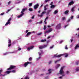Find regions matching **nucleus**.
Returning <instances> with one entry per match:
<instances>
[{
  "label": "nucleus",
  "instance_id": "nucleus-58",
  "mask_svg": "<svg viewBox=\"0 0 79 79\" xmlns=\"http://www.w3.org/2000/svg\"><path fill=\"white\" fill-rule=\"evenodd\" d=\"M29 32V30H27L26 31V33H27Z\"/></svg>",
  "mask_w": 79,
  "mask_h": 79
},
{
  "label": "nucleus",
  "instance_id": "nucleus-56",
  "mask_svg": "<svg viewBox=\"0 0 79 79\" xmlns=\"http://www.w3.org/2000/svg\"><path fill=\"white\" fill-rule=\"evenodd\" d=\"M41 58V57H38V58L37 59V60H39V59H40Z\"/></svg>",
  "mask_w": 79,
  "mask_h": 79
},
{
  "label": "nucleus",
  "instance_id": "nucleus-49",
  "mask_svg": "<svg viewBox=\"0 0 79 79\" xmlns=\"http://www.w3.org/2000/svg\"><path fill=\"white\" fill-rule=\"evenodd\" d=\"M70 21H71V19H69V20L67 21L68 23H69V22H70Z\"/></svg>",
  "mask_w": 79,
  "mask_h": 79
},
{
  "label": "nucleus",
  "instance_id": "nucleus-27",
  "mask_svg": "<svg viewBox=\"0 0 79 79\" xmlns=\"http://www.w3.org/2000/svg\"><path fill=\"white\" fill-rule=\"evenodd\" d=\"M47 8L46 7V6H44V11H46L47 10Z\"/></svg>",
  "mask_w": 79,
  "mask_h": 79
},
{
  "label": "nucleus",
  "instance_id": "nucleus-1",
  "mask_svg": "<svg viewBox=\"0 0 79 79\" xmlns=\"http://www.w3.org/2000/svg\"><path fill=\"white\" fill-rule=\"evenodd\" d=\"M65 68V66H63L61 68L60 70V74H62L64 73V71H63V69Z\"/></svg>",
  "mask_w": 79,
  "mask_h": 79
},
{
  "label": "nucleus",
  "instance_id": "nucleus-39",
  "mask_svg": "<svg viewBox=\"0 0 79 79\" xmlns=\"http://www.w3.org/2000/svg\"><path fill=\"white\" fill-rule=\"evenodd\" d=\"M3 71V70L2 69H1L0 70V75L2 74V72Z\"/></svg>",
  "mask_w": 79,
  "mask_h": 79
},
{
  "label": "nucleus",
  "instance_id": "nucleus-11",
  "mask_svg": "<svg viewBox=\"0 0 79 79\" xmlns=\"http://www.w3.org/2000/svg\"><path fill=\"white\" fill-rule=\"evenodd\" d=\"M47 47V45H45L43 46H40L39 47V48H40V49H42V48H45V47Z\"/></svg>",
  "mask_w": 79,
  "mask_h": 79
},
{
  "label": "nucleus",
  "instance_id": "nucleus-47",
  "mask_svg": "<svg viewBox=\"0 0 79 79\" xmlns=\"http://www.w3.org/2000/svg\"><path fill=\"white\" fill-rule=\"evenodd\" d=\"M62 42H63V40H61L59 43V44H61Z\"/></svg>",
  "mask_w": 79,
  "mask_h": 79
},
{
  "label": "nucleus",
  "instance_id": "nucleus-19",
  "mask_svg": "<svg viewBox=\"0 0 79 79\" xmlns=\"http://www.w3.org/2000/svg\"><path fill=\"white\" fill-rule=\"evenodd\" d=\"M23 15H22V14L20 15H19L17 16V18H21V17H22L23 16Z\"/></svg>",
  "mask_w": 79,
  "mask_h": 79
},
{
  "label": "nucleus",
  "instance_id": "nucleus-2",
  "mask_svg": "<svg viewBox=\"0 0 79 79\" xmlns=\"http://www.w3.org/2000/svg\"><path fill=\"white\" fill-rule=\"evenodd\" d=\"M61 28V24H58L56 27V29H60Z\"/></svg>",
  "mask_w": 79,
  "mask_h": 79
},
{
  "label": "nucleus",
  "instance_id": "nucleus-9",
  "mask_svg": "<svg viewBox=\"0 0 79 79\" xmlns=\"http://www.w3.org/2000/svg\"><path fill=\"white\" fill-rule=\"evenodd\" d=\"M46 11H44L42 12V13H41V15H39L38 16H40V17L41 18L43 16H44V14L46 13Z\"/></svg>",
  "mask_w": 79,
  "mask_h": 79
},
{
  "label": "nucleus",
  "instance_id": "nucleus-54",
  "mask_svg": "<svg viewBox=\"0 0 79 79\" xmlns=\"http://www.w3.org/2000/svg\"><path fill=\"white\" fill-rule=\"evenodd\" d=\"M78 64H79V62H76V65H78Z\"/></svg>",
  "mask_w": 79,
  "mask_h": 79
},
{
  "label": "nucleus",
  "instance_id": "nucleus-12",
  "mask_svg": "<svg viewBox=\"0 0 79 79\" xmlns=\"http://www.w3.org/2000/svg\"><path fill=\"white\" fill-rule=\"evenodd\" d=\"M74 2L73 1H71L70 2L68 5H73V4H74Z\"/></svg>",
  "mask_w": 79,
  "mask_h": 79
},
{
  "label": "nucleus",
  "instance_id": "nucleus-17",
  "mask_svg": "<svg viewBox=\"0 0 79 79\" xmlns=\"http://www.w3.org/2000/svg\"><path fill=\"white\" fill-rule=\"evenodd\" d=\"M10 73H11V71H7L6 72V73L8 74H9Z\"/></svg>",
  "mask_w": 79,
  "mask_h": 79
},
{
  "label": "nucleus",
  "instance_id": "nucleus-21",
  "mask_svg": "<svg viewBox=\"0 0 79 79\" xmlns=\"http://www.w3.org/2000/svg\"><path fill=\"white\" fill-rule=\"evenodd\" d=\"M77 48H79V45L78 44H77L76 46H75V49H76Z\"/></svg>",
  "mask_w": 79,
  "mask_h": 79
},
{
  "label": "nucleus",
  "instance_id": "nucleus-63",
  "mask_svg": "<svg viewBox=\"0 0 79 79\" xmlns=\"http://www.w3.org/2000/svg\"><path fill=\"white\" fill-rule=\"evenodd\" d=\"M32 20H29V22L30 23H31V22H32Z\"/></svg>",
  "mask_w": 79,
  "mask_h": 79
},
{
  "label": "nucleus",
  "instance_id": "nucleus-5",
  "mask_svg": "<svg viewBox=\"0 0 79 79\" xmlns=\"http://www.w3.org/2000/svg\"><path fill=\"white\" fill-rule=\"evenodd\" d=\"M52 30H53L52 29V28H50L48 30L45 31L44 32V34H47V33L48 34V33H49V32H52Z\"/></svg>",
  "mask_w": 79,
  "mask_h": 79
},
{
  "label": "nucleus",
  "instance_id": "nucleus-53",
  "mask_svg": "<svg viewBox=\"0 0 79 79\" xmlns=\"http://www.w3.org/2000/svg\"><path fill=\"white\" fill-rule=\"evenodd\" d=\"M67 26H68V25H67L64 26V28H66Z\"/></svg>",
  "mask_w": 79,
  "mask_h": 79
},
{
  "label": "nucleus",
  "instance_id": "nucleus-38",
  "mask_svg": "<svg viewBox=\"0 0 79 79\" xmlns=\"http://www.w3.org/2000/svg\"><path fill=\"white\" fill-rule=\"evenodd\" d=\"M46 28H47L46 27V26H45V25H44V30H45V29H46Z\"/></svg>",
  "mask_w": 79,
  "mask_h": 79
},
{
  "label": "nucleus",
  "instance_id": "nucleus-22",
  "mask_svg": "<svg viewBox=\"0 0 79 79\" xmlns=\"http://www.w3.org/2000/svg\"><path fill=\"white\" fill-rule=\"evenodd\" d=\"M46 39H45L44 40H41V42H46Z\"/></svg>",
  "mask_w": 79,
  "mask_h": 79
},
{
  "label": "nucleus",
  "instance_id": "nucleus-30",
  "mask_svg": "<svg viewBox=\"0 0 79 79\" xmlns=\"http://www.w3.org/2000/svg\"><path fill=\"white\" fill-rule=\"evenodd\" d=\"M29 10L30 11H33V10H32L31 8H29Z\"/></svg>",
  "mask_w": 79,
  "mask_h": 79
},
{
  "label": "nucleus",
  "instance_id": "nucleus-18",
  "mask_svg": "<svg viewBox=\"0 0 79 79\" xmlns=\"http://www.w3.org/2000/svg\"><path fill=\"white\" fill-rule=\"evenodd\" d=\"M55 7V6L54 5H51V6L50 7L51 8H52V9L53 8H54Z\"/></svg>",
  "mask_w": 79,
  "mask_h": 79
},
{
  "label": "nucleus",
  "instance_id": "nucleus-7",
  "mask_svg": "<svg viewBox=\"0 0 79 79\" xmlns=\"http://www.w3.org/2000/svg\"><path fill=\"white\" fill-rule=\"evenodd\" d=\"M8 47H11V40H8Z\"/></svg>",
  "mask_w": 79,
  "mask_h": 79
},
{
  "label": "nucleus",
  "instance_id": "nucleus-6",
  "mask_svg": "<svg viewBox=\"0 0 79 79\" xmlns=\"http://www.w3.org/2000/svg\"><path fill=\"white\" fill-rule=\"evenodd\" d=\"M32 62H26L24 64V67H26L29 64H31Z\"/></svg>",
  "mask_w": 79,
  "mask_h": 79
},
{
  "label": "nucleus",
  "instance_id": "nucleus-3",
  "mask_svg": "<svg viewBox=\"0 0 79 79\" xmlns=\"http://www.w3.org/2000/svg\"><path fill=\"white\" fill-rule=\"evenodd\" d=\"M15 67L16 66H15L11 65L10 66V68L7 69V70L8 71L9 70H11V69H15Z\"/></svg>",
  "mask_w": 79,
  "mask_h": 79
},
{
  "label": "nucleus",
  "instance_id": "nucleus-59",
  "mask_svg": "<svg viewBox=\"0 0 79 79\" xmlns=\"http://www.w3.org/2000/svg\"><path fill=\"white\" fill-rule=\"evenodd\" d=\"M21 50V48H19L18 49V50H19V51H20Z\"/></svg>",
  "mask_w": 79,
  "mask_h": 79
},
{
  "label": "nucleus",
  "instance_id": "nucleus-45",
  "mask_svg": "<svg viewBox=\"0 0 79 79\" xmlns=\"http://www.w3.org/2000/svg\"><path fill=\"white\" fill-rule=\"evenodd\" d=\"M42 20H41L40 22H39V24H42Z\"/></svg>",
  "mask_w": 79,
  "mask_h": 79
},
{
  "label": "nucleus",
  "instance_id": "nucleus-43",
  "mask_svg": "<svg viewBox=\"0 0 79 79\" xmlns=\"http://www.w3.org/2000/svg\"><path fill=\"white\" fill-rule=\"evenodd\" d=\"M65 49L66 50H68V47H67V45H66L65 46Z\"/></svg>",
  "mask_w": 79,
  "mask_h": 79
},
{
  "label": "nucleus",
  "instance_id": "nucleus-40",
  "mask_svg": "<svg viewBox=\"0 0 79 79\" xmlns=\"http://www.w3.org/2000/svg\"><path fill=\"white\" fill-rule=\"evenodd\" d=\"M76 71H79V68H77L76 69Z\"/></svg>",
  "mask_w": 79,
  "mask_h": 79
},
{
  "label": "nucleus",
  "instance_id": "nucleus-61",
  "mask_svg": "<svg viewBox=\"0 0 79 79\" xmlns=\"http://www.w3.org/2000/svg\"><path fill=\"white\" fill-rule=\"evenodd\" d=\"M39 56H40V55H41V53H40V52L39 53Z\"/></svg>",
  "mask_w": 79,
  "mask_h": 79
},
{
  "label": "nucleus",
  "instance_id": "nucleus-15",
  "mask_svg": "<svg viewBox=\"0 0 79 79\" xmlns=\"http://www.w3.org/2000/svg\"><path fill=\"white\" fill-rule=\"evenodd\" d=\"M69 13V10H67L64 12V13L65 15H68Z\"/></svg>",
  "mask_w": 79,
  "mask_h": 79
},
{
  "label": "nucleus",
  "instance_id": "nucleus-28",
  "mask_svg": "<svg viewBox=\"0 0 79 79\" xmlns=\"http://www.w3.org/2000/svg\"><path fill=\"white\" fill-rule=\"evenodd\" d=\"M74 7H73L72 9V10H71V11L72 12H73V11H74Z\"/></svg>",
  "mask_w": 79,
  "mask_h": 79
},
{
  "label": "nucleus",
  "instance_id": "nucleus-29",
  "mask_svg": "<svg viewBox=\"0 0 79 79\" xmlns=\"http://www.w3.org/2000/svg\"><path fill=\"white\" fill-rule=\"evenodd\" d=\"M48 19V17H47L45 19L44 22H45L46 21V20Z\"/></svg>",
  "mask_w": 79,
  "mask_h": 79
},
{
  "label": "nucleus",
  "instance_id": "nucleus-20",
  "mask_svg": "<svg viewBox=\"0 0 79 79\" xmlns=\"http://www.w3.org/2000/svg\"><path fill=\"white\" fill-rule=\"evenodd\" d=\"M10 23H11L10 22H6V23L5 24V26H7V25H8V24H10Z\"/></svg>",
  "mask_w": 79,
  "mask_h": 79
},
{
  "label": "nucleus",
  "instance_id": "nucleus-13",
  "mask_svg": "<svg viewBox=\"0 0 79 79\" xmlns=\"http://www.w3.org/2000/svg\"><path fill=\"white\" fill-rule=\"evenodd\" d=\"M31 34V32H28L27 33V35H26V37H28V36H29V35H30Z\"/></svg>",
  "mask_w": 79,
  "mask_h": 79
},
{
  "label": "nucleus",
  "instance_id": "nucleus-34",
  "mask_svg": "<svg viewBox=\"0 0 79 79\" xmlns=\"http://www.w3.org/2000/svg\"><path fill=\"white\" fill-rule=\"evenodd\" d=\"M11 1H9L8 2V5H9L11 4Z\"/></svg>",
  "mask_w": 79,
  "mask_h": 79
},
{
  "label": "nucleus",
  "instance_id": "nucleus-10",
  "mask_svg": "<svg viewBox=\"0 0 79 79\" xmlns=\"http://www.w3.org/2000/svg\"><path fill=\"white\" fill-rule=\"evenodd\" d=\"M39 4L38 3L35 5L34 6V8L35 10L37 9V8H38V7H39Z\"/></svg>",
  "mask_w": 79,
  "mask_h": 79
},
{
  "label": "nucleus",
  "instance_id": "nucleus-23",
  "mask_svg": "<svg viewBox=\"0 0 79 79\" xmlns=\"http://www.w3.org/2000/svg\"><path fill=\"white\" fill-rule=\"evenodd\" d=\"M60 60H61V59H59V60H57L55 61V64H56V63H57V62H58V61H60Z\"/></svg>",
  "mask_w": 79,
  "mask_h": 79
},
{
  "label": "nucleus",
  "instance_id": "nucleus-42",
  "mask_svg": "<svg viewBox=\"0 0 79 79\" xmlns=\"http://www.w3.org/2000/svg\"><path fill=\"white\" fill-rule=\"evenodd\" d=\"M29 61H31V60H32V58L31 57H30L29 58Z\"/></svg>",
  "mask_w": 79,
  "mask_h": 79
},
{
  "label": "nucleus",
  "instance_id": "nucleus-48",
  "mask_svg": "<svg viewBox=\"0 0 79 79\" xmlns=\"http://www.w3.org/2000/svg\"><path fill=\"white\" fill-rule=\"evenodd\" d=\"M11 72H12V73H15V70H13L12 71H11Z\"/></svg>",
  "mask_w": 79,
  "mask_h": 79
},
{
  "label": "nucleus",
  "instance_id": "nucleus-55",
  "mask_svg": "<svg viewBox=\"0 0 79 79\" xmlns=\"http://www.w3.org/2000/svg\"><path fill=\"white\" fill-rule=\"evenodd\" d=\"M27 50H28L29 51V50H31V48L29 47V48H28Z\"/></svg>",
  "mask_w": 79,
  "mask_h": 79
},
{
  "label": "nucleus",
  "instance_id": "nucleus-46",
  "mask_svg": "<svg viewBox=\"0 0 79 79\" xmlns=\"http://www.w3.org/2000/svg\"><path fill=\"white\" fill-rule=\"evenodd\" d=\"M73 18H74V17L73 16H71L70 19H73Z\"/></svg>",
  "mask_w": 79,
  "mask_h": 79
},
{
  "label": "nucleus",
  "instance_id": "nucleus-26",
  "mask_svg": "<svg viewBox=\"0 0 79 79\" xmlns=\"http://www.w3.org/2000/svg\"><path fill=\"white\" fill-rule=\"evenodd\" d=\"M64 55H65V58H66V57H67V56H68V53H66L65 54H64Z\"/></svg>",
  "mask_w": 79,
  "mask_h": 79
},
{
  "label": "nucleus",
  "instance_id": "nucleus-4",
  "mask_svg": "<svg viewBox=\"0 0 79 79\" xmlns=\"http://www.w3.org/2000/svg\"><path fill=\"white\" fill-rule=\"evenodd\" d=\"M64 55V54H62L59 55L57 56L56 55V54H55L54 55V56L53 57V58H55V57L59 58L60 57H61V56H63Z\"/></svg>",
  "mask_w": 79,
  "mask_h": 79
},
{
  "label": "nucleus",
  "instance_id": "nucleus-32",
  "mask_svg": "<svg viewBox=\"0 0 79 79\" xmlns=\"http://www.w3.org/2000/svg\"><path fill=\"white\" fill-rule=\"evenodd\" d=\"M48 71L49 72V74H50V73H52V72H51V69H49L48 70Z\"/></svg>",
  "mask_w": 79,
  "mask_h": 79
},
{
  "label": "nucleus",
  "instance_id": "nucleus-36",
  "mask_svg": "<svg viewBox=\"0 0 79 79\" xmlns=\"http://www.w3.org/2000/svg\"><path fill=\"white\" fill-rule=\"evenodd\" d=\"M32 5V3H29V6H31Z\"/></svg>",
  "mask_w": 79,
  "mask_h": 79
},
{
  "label": "nucleus",
  "instance_id": "nucleus-64",
  "mask_svg": "<svg viewBox=\"0 0 79 79\" xmlns=\"http://www.w3.org/2000/svg\"><path fill=\"white\" fill-rule=\"evenodd\" d=\"M73 39H72V40H71V42H73Z\"/></svg>",
  "mask_w": 79,
  "mask_h": 79
},
{
  "label": "nucleus",
  "instance_id": "nucleus-31",
  "mask_svg": "<svg viewBox=\"0 0 79 79\" xmlns=\"http://www.w3.org/2000/svg\"><path fill=\"white\" fill-rule=\"evenodd\" d=\"M42 34V32L39 33L38 34H37V35H41Z\"/></svg>",
  "mask_w": 79,
  "mask_h": 79
},
{
  "label": "nucleus",
  "instance_id": "nucleus-51",
  "mask_svg": "<svg viewBox=\"0 0 79 79\" xmlns=\"http://www.w3.org/2000/svg\"><path fill=\"white\" fill-rule=\"evenodd\" d=\"M4 14V13H2L0 15H1V16H2V15H3Z\"/></svg>",
  "mask_w": 79,
  "mask_h": 79
},
{
  "label": "nucleus",
  "instance_id": "nucleus-41",
  "mask_svg": "<svg viewBox=\"0 0 79 79\" xmlns=\"http://www.w3.org/2000/svg\"><path fill=\"white\" fill-rule=\"evenodd\" d=\"M30 49H32L34 48V46H31L30 47Z\"/></svg>",
  "mask_w": 79,
  "mask_h": 79
},
{
  "label": "nucleus",
  "instance_id": "nucleus-37",
  "mask_svg": "<svg viewBox=\"0 0 79 79\" xmlns=\"http://www.w3.org/2000/svg\"><path fill=\"white\" fill-rule=\"evenodd\" d=\"M65 19H66V18H65V17H64L62 18V20L63 21H64V20H65Z\"/></svg>",
  "mask_w": 79,
  "mask_h": 79
},
{
  "label": "nucleus",
  "instance_id": "nucleus-62",
  "mask_svg": "<svg viewBox=\"0 0 79 79\" xmlns=\"http://www.w3.org/2000/svg\"><path fill=\"white\" fill-rule=\"evenodd\" d=\"M53 46H51L50 48H53Z\"/></svg>",
  "mask_w": 79,
  "mask_h": 79
},
{
  "label": "nucleus",
  "instance_id": "nucleus-33",
  "mask_svg": "<svg viewBox=\"0 0 79 79\" xmlns=\"http://www.w3.org/2000/svg\"><path fill=\"white\" fill-rule=\"evenodd\" d=\"M11 18H10L7 21L8 22H10L11 21Z\"/></svg>",
  "mask_w": 79,
  "mask_h": 79
},
{
  "label": "nucleus",
  "instance_id": "nucleus-52",
  "mask_svg": "<svg viewBox=\"0 0 79 79\" xmlns=\"http://www.w3.org/2000/svg\"><path fill=\"white\" fill-rule=\"evenodd\" d=\"M53 2H51V3H50V5H51V6H52V5H53Z\"/></svg>",
  "mask_w": 79,
  "mask_h": 79
},
{
  "label": "nucleus",
  "instance_id": "nucleus-8",
  "mask_svg": "<svg viewBox=\"0 0 79 79\" xmlns=\"http://www.w3.org/2000/svg\"><path fill=\"white\" fill-rule=\"evenodd\" d=\"M26 10H27V8H24L22 10V11L21 12V14H22L23 15L24 14V12L26 11Z\"/></svg>",
  "mask_w": 79,
  "mask_h": 79
},
{
  "label": "nucleus",
  "instance_id": "nucleus-44",
  "mask_svg": "<svg viewBox=\"0 0 79 79\" xmlns=\"http://www.w3.org/2000/svg\"><path fill=\"white\" fill-rule=\"evenodd\" d=\"M48 1H50V0H45V2H48Z\"/></svg>",
  "mask_w": 79,
  "mask_h": 79
},
{
  "label": "nucleus",
  "instance_id": "nucleus-16",
  "mask_svg": "<svg viewBox=\"0 0 79 79\" xmlns=\"http://www.w3.org/2000/svg\"><path fill=\"white\" fill-rule=\"evenodd\" d=\"M14 52H6L3 54L4 55H7L8 53H13Z\"/></svg>",
  "mask_w": 79,
  "mask_h": 79
},
{
  "label": "nucleus",
  "instance_id": "nucleus-14",
  "mask_svg": "<svg viewBox=\"0 0 79 79\" xmlns=\"http://www.w3.org/2000/svg\"><path fill=\"white\" fill-rule=\"evenodd\" d=\"M60 64H58L56 66V69H58V68H59V67H60Z\"/></svg>",
  "mask_w": 79,
  "mask_h": 79
},
{
  "label": "nucleus",
  "instance_id": "nucleus-57",
  "mask_svg": "<svg viewBox=\"0 0 79 79\" xmlns=\"http://www.w3.org/2000/svg\"><path fill=\"white\" fill-rule=\"evenodd\" d=\"M31 19H34V15H33Z\"/></svg>",
  "mask_w": 79,
  "mask_h": 79
},
{
  "label": "nucleus",
  "instance_id": "nucleus-50",
  "mask_svg": "<svg viewBox=\"0 0 79 79\" xmlns=\"http://www.w3.org/2000/svg\"><path fill=\"white\" fill-rule=\"evenodd\" d=\"M10 10H11V9H9L6 12V13H8V12H9V11H10Z\"/></svg>",
  "mask_w": 79,
  "mask_h": 79
},
{
  "label": "nucleus",
  "instance_id": "nucleus-25",
  "mask_svg": "<svg viewBox=\"0 0 79 79\" xmlns=\"http://www.w3.org/2000/svg\"><path fill=\"white\" fill-rule=\"evenodd\" d=\"M58 11L57 10H55L54 11V14H55V15L56 14V13H58Z\"/></svg>",
  "mask_w": 79,
  "mask_h": 79
},
{
  "label": "nucleus",
  "instance_id": "nucleus-35",
  "mask_svg": "<svg viewBox=\"0 0 79 79\" xmlns=\"http://www.w3.org/2000/svg\"><path fill=\"white\" fill-rule=\"evenodd\" d=\"M5 76V74L3 75L2 74H1L0 75V76H2L3 77L4 76Z\"/></svg>",
  "mask_w": 79,
  "mask_h": 79
},
{
  "label": "nucleus",
  "instance_id": "nucleus-24",
  "mask_svg": "<svg viewBox=\"0 0 79 79\" xmlns=\"http://www.w3.org/2000/svg\"><path fill=\"white\" fill-rule=\"evenodd\" d=\"M52 11V10H48L47 12V15H48V14H49V13H50V11Z\"/></svg>",
  "mask_w": 79,
  "mask_h": 79
},
{
  "label": "nucleus",
  "instance_id": "nucleus-60",
  "mask_svg": "<svg viewBox=\"0 0 79 79\" xmlns=\"http://www.w3.org/2000/svg\"><path fill=\"white\" fill-rule=\"evenodd\" d=\"M69 71H67V74H69Z\"/></svg>",
  "mask_w": 79,
  "mask_h": 79
}]
</instances>
